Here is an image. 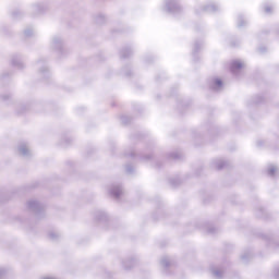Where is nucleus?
Listing matches in <instances>:
<instances>
[{"mask_svg": "<svg viewBox=\"0 0 279 279\" xmlns=\"http://www.w3.org/2000/svg\"><path fill=\"white\" fill-rule=\"evenodd\" d=\"M241 66H243V63L235 61L232 63V69H241Z\"/></svg>", "mask_w": 279, "mask_h": 279, "instance_id": "obj_1", "label": "nucleus"}, {"mask_svg": "<svg viewBox=\"0 0 279 279\" xmlns=\"http://www.w3.org/2000/svg\"><path fill=\"white\" fill-rule=\"evenodd\" d=\"M215 84H216V86H221V81L217 80V81L215 82Z\"/></svg>", "mask_w": 279, "mask_h": 279, "instance_id": "obj_2", "label": "nucleus"}]
</instances>
